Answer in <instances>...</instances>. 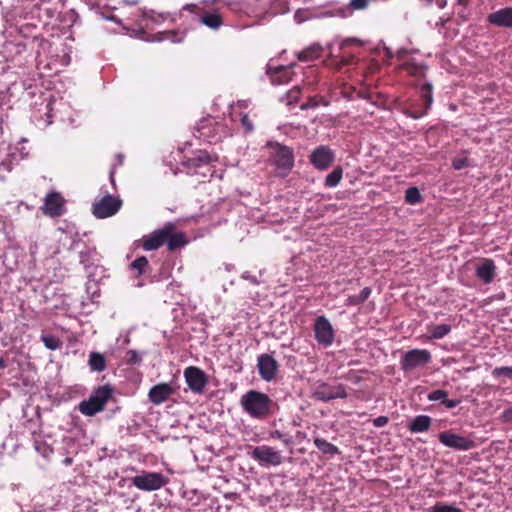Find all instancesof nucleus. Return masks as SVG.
<instances>
[{"label": "nucleus", "mask_w": 512, "mask_h": 512, "mask_svg": "<svg viewBox=\"0 0 512 512\" xmlns=\"http://www.w3.org/2000/svg\"><path fill=\"white\" fill-rule=\"evenodd\" d=\"M200 22L213 30L219 29L223 23L220 15L216 13H207L203 15Z\"/></svg>", "instance_id": "nucleus-28"}, {"label": "nucleus", "mask_w": 512, "mask_h": 512, "mask_svg": "<svg viewBox=\"0 0 512 512\" xmlns=\"http://www.w3.org/2000/svg\"><path fill=\"white\" fill-rule=\"evenodd\" d=\"M242 278L245 279V280H248L249 282H251L253 284H258L259 283L257 278L255 276L251 275L249 272H244L242 274Z\"/></svg>", "instance_id": "nucleus-49"}, {"label": "nucleus", "mask_w": 512, "mask_h": 512, "mask_svg": "<svg viewBox=\"0 0 512 512\" xmlns=\"http://www.w3.org/2000/svg\"><path fill=\"white\" fill-rule=\"evenodd\" d=\"M492 375L512 379V367H497L492 371Z\"/></svg>", "instance_id": "nucleus-38"}, {"label": "nucleus", "mask_w": 512, "mask_h": 512, "mask_svg": "<svg viewBox=\"0 0 512 512\" xmlns=\"http://www.w3.org/2000/svg\"><path fill=\"white\" fill-rule=\"evenodd\" d=\"M319 104V101L317 99V97H310L309 100L306 102V103H303L301 105V109L302 110H305V109H308V108H314L316 106H318Z\"/></svg>", "instance_id": "nucleus-45"}, {"label": "nucleus", "mask_w": 512, "mask_h": 512, "mask_svg": "<svg viewBox=\"0 0 512 512\" xmlns=\"http://www.w3.org/2000/svg\"><path fill=\"white\" fill-rule=\"evenodd\" d=\"M388 421V417L379 416L373 420V425L377 428L384 427L387 425Z\"/></svg>", "instance_id": "nucleus-46"}, {"label": "nucleus", "mask_w": 512, "mask_h": 512, "mask_svg": "<svg viewBox=\"0 0 512 512\" xmlns=\"http://www.w3.org/2000/svg\"><path fill=\"white\" fill-rule=\"evenodd\" d=\"M451 331V326L448 324H440L432 328L430 338L441 339Z\"/></svg>", "instance_id": "nucleus-31"}, {"label": "nucleus", "mask_w": 512, "mask_h": 512, "mask_svg": "<svg viewBox=\"0 0 512 512\" xmlns=\"http://www.w3.org/2000/svg\"><path fill=\"white\" fill-rule=\"evenodd\" d=\"M432 419L427 415H418L412 419L408 429L411 433H422L428 431L431 426Z\"/></svg>", "instance_id": "nucleus-24"}, {"label": "nucleus", "mask_w": 512, "mask_h": 512, "mask_svg": "<svg viewBox=\"0 0 512 512\" xmlns=\"http://www.w3.org/2000/svg\"><path fill=\"white\" fill-rule=\"evenodd\" d=\"M112 394V389L109 386L99 387L89 397L88 400L82 401L79 404V411L86 416H93L102 411L105 404Z\"/></svg>", "instance_id": "nucleus-4"}, {"label": "nucleus", "mask_w": 512, "mask_h": 512, "mask_svg": "<svg viewBox=\"0 0 512 512\" xmlns=\"http://www.w3.org/2000/svg\"><path fill=\"white\" fill-rule=\"evenodd\" d=\"M447 396H448L447 391L438 389V390H434V391L430 392L428 394L427 398L429 401H441L443 403V401L445 400V398H447Z\"/></svg>", "instance_id": "nucleus-36"}, {"label": "nucleus", "mask_w": 512, "mask_h": 512, "mask_svg": "<svg viewBox=\"0 0 512 512\" xmlns=\"http://www.w3.org/2000/svg\"><path fill=\"white\" fill-rule=\"evenodd\" d=\"M300 95V87L295 86L292 90H290L286 94V103L288 105H291L292 103L296 102Z\"/></svg>", "instance_id": "nucleus-41"}, {"label": "nucleus", "mask_w": 512, "mask_h": 512, "mask_svg": "<svg viewBox=\"0 0 512 512\" xmlns=\"http://www.w3.org/2000/svg\"><path fill=\"white\" fill-rule=\"evenodd\" d=\"M174 393L173 387L168 383H160L153 386L148 393L150 402L160 405Z\"/></svg>", "instance_id": "nucleus-20"}, {"label": "nucleus", "mask_w": 512, "mask_h": 512, "mask_svg": "<svg viewBox=\"0 0 512 512\" xmlns=\"http://www.w3.org/2000/svg\"><path fill=\"white\" fill-rule=\"evenodd\" d=\"M313 396L320 401L327 402L337 398H345L347 393L345 386L342 384L321 383L315 387Z\"/></svg>", "instance_id": "nucleus-12"}, {"label": "nucleus", "mask_w": 512, "mask_h": 512, "mask_svg": "<svg viewBox=\"0 0 512 512\" xmlns=\"http://www.w3.org/2000/svg\"><path fill=\"white\" fill-rule=\"evenodd\" d=\"M420 92H421V98L424 102V110L421 112L420 111H411L409 115L414 119H418V118H421L422 116H424L427 113V111L430 109L432 102H433L432 86L430 84L427 83V84L422 85Z\"/></svg>", "instance_id": "nucleus-23"}, {"label": "nucleus", "mask_w": 512, "mask_h": 512, "mask_svg": "<svg viewBox=\"0 0 512 512\" xmlns=\"http://www.w3.org/2000/svg\"><path fill=\"white\" fill-rule=\"evenodd\" d=\"M213 157L206 151H198L193 157L188 158L183 164L187 167V173L199 174L206 178L212 176L214 170L211 168Z\"/></svg>", "instance_id": "nucleus-5"}, {"label": "nucleus", "mask_w": 512, "mask_h": 512, "mask_svg": "<svg viewBox=\"0 0 512 512\" xmlns=\"http://www.w3.org/2000/svg\"><path fill=\"white\" fill-rule=\"evenodd\" d=\"M452 165L454 169L460 170L469 166V160L467 157H458L453 160Z\"/></svg>", "instance_id": "nucleus-42"}, {"label": "nucleus", "mask_w": 512, "mask_h": 512, "mask_svg": "<svg viewBox=\"0 0 512 512\" xmlns=\"http://www.w3.org/2000/svg\"><path fill=\"white\" fill-rule=\"evenodd\" d=\"M431 361V354L426 349H413L407 351L401 358L400 364L404 371H412L423 367Z\"/></svg>", "instance_id": "nucleus-8"}, {"label": "nucleus", "mask_w": 512, "mask_h": 512, "mask_svg": "<svg viewBox=\"0 0 512 512\" xmlns=\"http://www.w3.org/2000/svg\"><path fill=\"white\" fill-rule=\"evenodd\" d=\"M476 276L485 284L491 283L496 275V266L491 259H481L475 269Z\"/></svg>", "instance_id": "nucleus-18"}, {"label": "nucleus", "mask_w": 512, "mask_h": 512, "mask_svg": "<svg viewBox=\"0 0 512 512\" xmlns=\"http://www.w3.org/2000/svg\"><path fill=\"white\" fill-rule=\"evenodd\" d=\"M371 295V288L365 287L361 290L359 295L349 296L346 300V304L349 306H357L365 302Z\"/></svg>", "instance_id": "nucleus-29"}, {"label": "nucleus", "mask_w": 512, "mask_h": 512, "mask_svg": "<svg viewBox=\"0 0 512 512\" xmlns=\"http://www.w3.org/2000/svg\"><path fill=\"white\" fill-rule=\"evenodd\" d=\"M240 405L251 418L263 420L270 415L273 401L265 393L249 390L241 396Z\"/></svg>", "instance_id": "nucleus-2"}, {"label": "nucleus", "mask_w": 512, "mask_h": 512, "mask_svg": "<svg viewBox=\"0 0 512 512\" xmlns=\"http://www.w3.org/2000/svg\"><path fill=\"white\" fill-rule=\"evenodd\" d=\"M43 213L51 217L60 216L63 211V200L60 194L56 192L49 193L42 207Z\"/></svg>", "instance_id": "nucleus-19"}, {"label": "nucleus", "mask_w": 512, "mask_h": 512, "mask_svg": "<svg viewBox=\"0 0 512 512\" xmlns=\"http://www.w3.org/2000/svg\"><path fill=\"white\" fill-rule=\"evenodd\" d=\"M212 127L217 131L223 129L222 125L218 124L213 118L202 120L198 126L199 137L207 139L209 142L217 141L220 137L211 133Z\"/></svg>", "instance_id": "nucleus-22"}, {"label": "nucleus", "mask_w": 512, "mask_h": 512, "mask_svg": "<svg viewBox=\"0 0 512 512\" xmlns=\"http://www.w3.org/2000/svg\"><path fill=\"white\" fill-rule=\"evenodd\" d=\"M257 368L260 377L265 381H271L275 378L278 363L275 358L269 354H261L257 359Z\"/></svg>", "instance_id": "nucleus-16"}, {"label": "nucleus", "mask_w": 512, "mask_h": 512, "mask_svg": "<svg viewBox=\"0 0 512 512\" xmlns=\"http://www.w3.org/2000/svg\"><path fill=\"white\" fill-rule=\"evenodd\" d=\"M488 21L495 26L512 28V8H503L489 14Z\"/></svg>", "instance_id": "nucleus-21"}, {"label": "nucleus", "mask_w": 512, "mask_h": 512, "mask_svg": "<svg viewBox=\"0 0 512 512\" xmlns=\"http://www.w3.org/2000/svg\"><path fill=\"white\" fill-rule=\"evenodd\" d=\"M127 356H128V362L131 364H138L142 360L141 355L137 351H134V350L128 351Z\"/></svg>", "instance_id": "nucleus-43"}, {"label": "nucleus", "mask_w": 512, "mask_h": 512, "mask_svg": "<svg viewBox=\"0 0 512 512\" xmlns=\"http://www.w3.org/2000/svg\"><path fill=\"white\" fill-rule=\"evenodd\" d=\"M141 242L146 251L157 250L164 244H167L170 251H174L186 244L185 235L176 231L175 225L171 222L143 236Z\"/></svg>", "instance_id": "nucleus-1"}, {"label": "nucleus", "mask_w": 512, "mask_h": 512, "mask_svg": "<svg viewBox=\"0 0 512 512\" xmlns=\"http://www.w3.org/2000/svg\"><path fill=\"white\" fill-rule=\"evenodd\" d=\"M252 458L261 464L278 466L282 463L281 453L270 446H258L252 451Z\"/></svg>", "instance_id": "nucleus-14"}, {"label": "nucleus", "mask_w": 512, "mask_h": 512, "mask_svg": "<svg viewBox=\"0 0 512 512\" xmlns=\"http://www.w3.org/2000/svg\"><path fill=\"white\" fill-rule=\"evenodd\" d=\"M111 183L114 185L113 173L110 174Z\"/></svg>", "instance_id": "nucleus-53"}, {"label": "nucleus", "mask_w": 512, "mask_h": 512, "mask_svg": "<svg viewBox=\"0 0 512 512\" xmlns=\"http://www.w3.org/2000/svg\"><path fill=\"white\" fill-rule=\"evenodd\" d=\"M89 366L92 371L101 372L106 368V359L103 354L91 352L89 355Z\"/></svg>", "instance_id": "nucleus-26"}, {"label": "nucleus", "mask_w": 512, "mask_h": 512, "mask_svg": "<svg viewBox=\"0 0 512 512\" xmlns=\"http://www.w3.org/2000/svg\"><path fill=\"white\" fill-rule=\"evenodd\" d=\"M194 7H195V6L191 4V5H187V6H185V9L192 10Z\"/></svg>", "instance_id": "nucleus-51"}, {"label": "nucleus", "mask_w": 512, "mask_h": 512, "mask_svg": "<svg viewBox=\"0 0 512 512\" xmlns=\"http://www.w3.org/2000/svg\"><path fill=\"white\" fill-rule=\"evenodd\" d=\"M269 150V159L278 176L285 177L294 166L293 151L277 142H269L267 144Z\"/></svg>", "instance_id": "nucleus-3"}, {"label": "nucleus", "mask_w": 512, "mask_h": 512, "mask_svg": "<svg viewBox=\"0 0 512 512\" xmlns=\"http://www.w3.org/2000/svg\"><path fill=\"white\" fill-rule=\"evenodd\" d=\"M443 404L445 405L446 408L452 409V408H455L459 404V401L456 399L445 398V400L443 401Z\"/></svg>", "instance_id": "nucleus-48"}, {"label": "nucleus", "mask_w": 512, "mask_h": 512, "mask_svg": "<svg viewBox=\"0 0 512 512\" xmlns=\"http://www.w3.org/2000/svg\"><path fill=\"white\" fill-rule=\"evenodd\" d=\"M467 1L468 0H459V3L465 5L467 3Z\"/></svg>", "instance_id": "nucleus-52"}, {"label": "nucleus", "mask_w": 512, "mask_h": 512, "mask_svg": "<svg viewBox=\"0 0 512 512\" xmlns=\"http://www.w3.org/2000/svg\"><path fill=\"white\" fill-rule=\"evenodd\" d=\"M503 422L512 423V407L506 409L501 416Z\"/></svg>", "instance_id": "nucleus-47"}, {"label": "nucleus", "mask_w": 512, "mask_h": 512, "mask_svg": "<svg viewBox=\"0 0 512 512\" xmlns=\"http://www.w3.org/2000/svg\"><path fill=\"white\" fill-rule=\"evenodd\" d=\"M148 266V260L146 257L142 256L135 259L131 263V267L139 272V274L143 273L144 269Z\"/></svg>", "instance_id": "nucleus-37"}, {"label": "nucleus", "mask_w": 512, "mask_h": 512, "mask_svg": "<svg viewBox=\"0 0 512 512\" xmlns=\"http://www.w3.org/2000/svg\"><path fill=\"white\" fill-rule=\"evenodd\" d=\"M292 66H272L271 63L267 64V75L273 85H282L289 83L293 80L294 71Z\"/></svg>", "instance_id": "nucleus-15"}, {"label": "nucleus", "mask_w": 512, "mask_h": 512, "mask_svg": "<svg viewBox=\"0 0 512 512\" xmlns=\"http://www.w3.org/2000/svg\"><path fill=\"white\" fill-rule=\"evenodd\" d=\"M364 42L358 38H345L340 43V49L344 50L345 48L349 46H362Z\"/></svg>", "instance_id": "nucleus-39"}, {"label": "nucleus", "mask_w": 512, "mask_h": 512, "mask_svg": "<svg viewBox=\"0 0 512 512\" xmlns=\"http://www.w3.org/2000/svg\"><path fill=\"white\" fill-rule=\"evenodd\" d=\"M334 158V152L324 145L315 148L309 156L311 164L321 171L328 169L333 163Z\"/></svg>", "instance_id": "nucleus-13"}, {"label": "nucleus", "mask_w": 512, "mask_h": 512, "mask_svg": "<svg viewBox=\"0 0 512 512\" xmlns=\"http://www.w3.org/2000/svg\"><path fill=\"white\" fill-rule=\"evenodd\" d=\"M430 512H462V510L450 504L437 503L430 508Z\"/></svg>", "instance_id": "nucleus-35"}, {"label": "nucleus", "mask_w": 512, "mask_h": 512, "mask_svg": "<svg viewBox=\"0 0 512 512\" xmlns=\"http://www.w3.org/2000/svg\"><path fill=\"white\" fill-rule=\"evenodd\" d=\"M343 176V170L340 166L335 167L325 178V186L333 188L336 187Z\"/></svg>", "instance_id": "nucleus-30"}, {"label": "nucleus", "mask_w": 512, "mask_h": 512, "mask_svg": "<svg viewBox=\"0 0 512 512\" xmlns=\"http://www.w3.org/2000/svg\"><path fill=\"white\" fill-rule=\"evenodd\" d=\"M185 381L190 390L195 394H201L207 385L206 374L198 367L189 366L184 370Z\"/></svg>", "instance_id": "nucleus-9"}, {"label": "nucleus", "mask_w": 512, "mask_h": 512, "mask_svg": "<svg viewBox=\"0 0 512 512\" xmlns=\"http://www.w3.org/2000/svg\"><path fill=\"white\" fill-rule=\"evenodd\" d=\"M405 200L407 203L412 205L420 202L421 195L419 190L416 187L408 188L405 193Z\"/></svg>", "instance_id": "nucleus-33"}, {"label": "nucleus", "mask_w": 512, "mask_h": 512, "mask_svg": "<svg viewBox=\"0 0 512 512\" xmlns=\"http://www.w3.org/2000/svg\"><path fill=\"white\" fill-rule=\"evenodd\" d=\"M314 445L325 455L334 456L340 453V450L334 444L328 442L323 438H315Z\"/></svg>", "instance_id": "nucleus-25"}, {"label": "nucleus", "mask_w": 512, "mask_h": 512, "mask_svg": "<svg viewBox=\"0 0 512 512\" xmlns=\"http://www.w3.org/2000/svg\"><path fill=\"white\" fill-rule=\"evenodd\" d=\"M314 334L317 342L324 347L330 346L334 341V329L324 316L315 319Z\"/></svg>", "instance_id": "nucleus-11"}, {"label": "nucleus", "mask_w": 512, "mask_h": 512, "mask_svg": "<svg viewBox=\"0 0 512 512\" xmlns=\"http://www.w3.org/2000/svg\"><path fill=\"white\" fill-rule=\"evenodd\" d=\"M322 48L320 45L314 44L307 49L303 50L298 54V59L300 61H312L318 58L321 54Z\"/></svg>", "instance_id": "nucleus-27"}, {"label": "nucleus", "mask_w": 512, "mask_h": 512, "mask_svg": "<svg viewBox=\"0 0 512 512\" xmlns=\"http://www.w3.org/2000/svg\"><path fill=\"white\" fill-rule=\"evenodd\" d=\"M241 124H242L245 132H247V133L252 132L253 129H254L253 124H252L251 120L249 119L248 115H243L242 116Z\"/></svg>", "instance_id": "nucleus-44"}, {"label": "nucleus", "mask_w": 512, "mask_h": 512, "mask_svg": "<svg viewBox=\"0 0 512 512\" xmlns=\"http://www.w3.org/2000/svg\"><path fill=\"white\" fill-rule=\"evenodd\" d=\"M438 439L444 446L460 451H467L475 447V443L472 439L455 434L451 431L441 432Z\"/></svg>", "instance_id": "nucleus-10"}, {"label": "nucleus", "mask_w": 512, "mask_h": 512, "mask_svg": "<svg viewBox=\"0 0 512 512\" xmlns=\"http://www.w3.org/2000/svg\"><path fill=\"white\" fill-rule=\"evenodd\" d=\"M353 59H354L353 56L343 55L340 58L336 57V58L332 59L328 65L335 69H340L341 67H343L345 65L351 64L353 62Z\"/></svg>", "instance_id": "nucleus-34"}, {"label": "nucleus", "mask_w": 512, "mask_h": 512, "mask_svg": "<svg viewBox=\"0 0 512 512\" xmlns=\"http://www.w3.org/2000/svg\"><path fill=\"white\" fill-rule=\"evenodd\" d=\"M120 198L106 194L100 199H96L92 206V212L98 219H104L113 216L121 208Z\"/></svg>", "instance_id": "nucleus-6"}, {"label": "nucleus", "mask_w": 512, "mask_h": 512, "mask_svg": "<svg viewBox=\"0 0 512 512\" xmlns=\"http://www.w3.org/2000/svg\"><path fill=\"white\" fill-rule=\"evenodd\" d=\"M41 340L44 343L45 347L50 350H56L61 346L60 340L53 335H42Z\"/></svg>", "instance_id": "nucleus-32"}, {"label": "nucleus", "mask_w": 512, "mask_h": 512, "mask_svg": "<svg viewBox=\"0 0 512 512\" xmlns=\"http://www.w3.org/2000/svg\"><path fill=\"white\" fill-rule=\"evenodd\" d=\"M398 59L401 62L403 69L409 74L414 76H421L424 74L425 66L423 63L418 62L413 58L407 50L401 49L398 52Z\"/></svg>", "instance_id": "nucleus-17"}, {"label": "nucleus", "mask_w": 512, "mask_h": 512, "mask_svg": "<svg viewBox=\"0 0 512 512\" xmlns=\"http://www.w3.org/2000/svg\"><path fill=\"white\" fill-rule=\"evenodd\" d=\"M270 437L272 439H278V440H281L285 445L289 446L292 444V439L291 437H289L288 435L282 433L281 431L279 430H275V431H272L270 433Z\"/></svg>", "instance_id": "nucleus-40"}, {"label": "nucleus", "mask_w": 512, "mask_h": 512, "mask_svg": "<svg viewBox=\"0 0 512 512\" xmlns=\"http://www.w3.org/2000/svg\"><path fill=\"white\" fill-rule=\"evenodd\" d=\"M6 364L4 359L0 358V368H5Z\"/></svg>", "instance_id": "nucleus-50"}, {"label": "nucleus", "mask_w": 512, "mask_h": 512, "mask_svg": "<svg viewBox=\"0 0 512 512\" xmlns=\"http://www.w3.org/2000/svg\"><path fill=\"white\" fill-rule=\"evenodd\" d=\"M132 483L140 490L155 491L164 487L168 483V480L161 473L143 472L133 477Z\"/></svg>", "instance_id": "nucleus-7"}]
</instances>
